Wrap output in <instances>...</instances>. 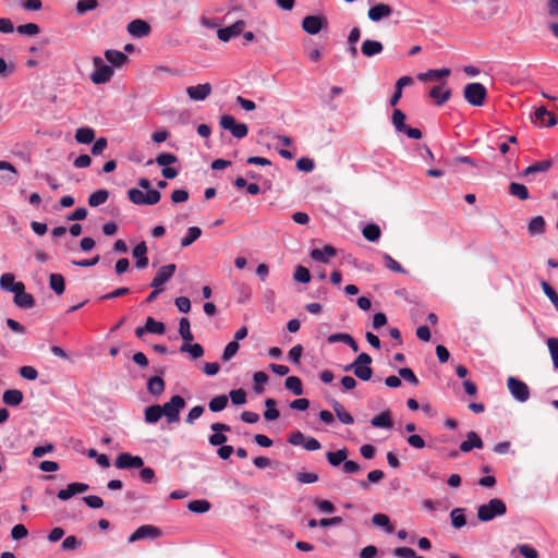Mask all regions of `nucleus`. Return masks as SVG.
I'll list each match as a JSON object with an SVG mask.
<instances>
[{"label": "nucleus", "mask_w": 558, "mask_h": 558, "mask_svg": "<svg viewBox=\"0 0 558 558\" xmlns=\"http://www.w3.org/2000/svg\"><path fill=\"white\" fill-rule=\"evenodd\" d=\"M507 512V506L504 500L493 498L487 504H483L477 508V519L481 522H488L497 517H502Z\"/></svg>", "instance_id": "1"}, {"label": "nucleus", "mask_w": 558, "mask_h": 558, "mask_svg": "<svg viewBox=\"0 0 558 558\" xmlns=\"http://www.w3.org/2000/svg\"><path fill=\"white\" fill-rule=\"evenodd\" d=\"M463 96L470 105L481 107L485 102L487 89L481 83H469L464 87Z\"/></svg>", "instance_id": "2"}, {"label": "nucleus", "mask_w": 558, "mask_h": 558, "mask_svg": "<svg viewBox=\"0 0 558 558\" xmlns=\"http://www.w3.org/2000/svg\"><path fill=\"white\" fill-rule=\"evenodd\" d=\"M95 71L90 74V80L94 84L100 85L108 83L113 76V69L104 63L100 57L93 58Z\"/></svg>", "instance_id": "3"}, {"label": "nucleus", "mask_w": 558, "mask_h": 558, "mask_svg": "<svg viewBox=\"0 0 558 558\" xmlns=\"http://www.w3.org/2000/svg\"><path fill=\"white\" fill-rule=\"evenodd\" d=\"M185 407V400L175 395L161 405L162 414L166 416L168 423H175L180 420V411Z\"/></svg>", "instance_id": "4"}, {"label": "nucleus", "mask_w": 558, "mask_h": 558, "mask_svg": "<svg viewBox=\"0 0 558 558\" xmlns=\"http://www.w3.org/2000/svg\"><path fill=\"white\" fill-rule=\"evenodd\" d=\"M372 362L373 360L369 354H359V356L353 361L354 375L363 381L369 380L373 376V368L371 367Z\"/></svg>", "instance_id": "5"}, {"label": "nucleus", "mask_w": 558, "mask_h": 558, "mask_svg": "<svg viewBox=\"0 0 558 558\" xmlns=\"http://www.w3.org/2000/svg\"><path fill=\"white\" fill-rule=\"evenodd\" d=\"M223 130L229 131L235 138H244L248 133V128L245 123H238L230 114H222L219 121Z\"/></svg>", "instance_id": "6"}, {"label": "nucleus", "mask_w": 558, "mask_h": 558, "mask_svg": "<svg viewBox=\"0 0 558 558\" xmlns=\"http://www.w3.org/2000/svg\"><path fill=\"white\" fill-rule=\"evenodd\" d=\"M327 25L328 21L324 15H307L302 21L303 31L310 35L318 34Z\"/></svg>", "instance_id": "7"}, {"label": "nucleus", "mask_w": 558, "mask_h": 558, "mask_svg": "<svg viewBox=\"0 0 558 558\" xmlns=\"http://www.w3.org/2000/svg\"><path fill=\"white\" fill-rule=\"evenodd\" d=\"M507 386H508L510 393L518 401L525 402L529 399L530 390H529L527 385L524 381L510 376L507 380Z\"/></svg>", "instance_id": "8"}, {"label": "nucleus", "mask_w": 558, "mask_h": 558, "mask_svg": "<svg viewBox=\"0 0 558 558\" xmlns=\"http://www.w3.org/2000/svg\"><path fill=\"white\" fill-rule=\"evenodd\" d=\"M143 465L144 460L140 456H133L129 452L120 453L114 461V466L119 470L140 469Z\"/></svg>", "instance_id": "9"}, {"label": "nucleus", "mask_w": 558, "mask_h": 558, "mask_svg": "<svg viewBox=\"0 0 558 558\" xmlns=\"http://www.w3.org/2000/svg\"><path fill=\"white\" fill-rule=\"evenodd\" d=\"M177 270L175 264H168L161 266L154 279L151 280L150 287L154 289H162V286L174 275Z\"/></svg>", "instance_id": "10"}, {"label": "nucleus", "mask_w": 558, "mask_h": 558, "mask_svg": "<svg viewBox=\"0 0 558 558\" xmlns=\"http://www.w3.org/2000/svg\"><path fill=\"white\" fill-rule=\"evenodd\" d=\"M210 429L215 432L208 437V441L211 446H221L227 442L228 438L225 433L231 430V427L228 424L213 423L210 425Z\"/></svg>", "instance_id": "11"}, {"label": "nucleus", "mask_w": 558, "mask_h": 558, "mask_svg": "<svg viewBox=\"0 0 558 558\" xmlns=\"http://www.w3.org/2000/svg\"><path fill=\"white\" fill-rule=\"evenodd\" d=\"M161 535V532L158 527L149 524H145L140 526L132 533L129 537V543H134L144 538H157Z\"/></svg>", "instance_id": "12"}, {"label": "nucleus", "mask_w": 558, "mask_h": 558, "mask_svg": "<svg viewBox=\"0 0 558 558\" xmlns=\"http://www.w3.org/2000/svg\"><path fill=\"white\" fill-rule=\"evenodd\" d=\"M245 27V22L239 20L234 22L232 25L223 28H219L217 32V36L221 41H229L232 37L240 35Z\"/></svg>", "instance_id": "13"}, {"label": "nucleus", "mask_w": 558, "mask_h": 558, "mask_svg": "<svg viewBox=\"0 0 558 558\" xmlns=\"http://www.w3.org/2000/svg\"><path fill=\"white\" fill-rule=\"evenodd\" d=\"M532 120L534 123H538L541 126L548 128L555 126L558 123V120L554 113L549 112L545 107L537 108Z\"/></svg>", "instance_id": "14"}, {"label": "nucleus", "mask_w": 558, "mask_h": 558, "mask_svg": "<svg viewBox=\"0 0 558 558\" xmlns=\"http://www.w3.org/2000/svg\"><path fill=\"white\" fill-rule=\"evenodd\" d=\"M211 85L209 83H205L195 86H189L186 88V94L192 100L202 101L211 94Z\"/></svg>", "instance_id": "15"}, {"label": "nucleus", "mask_w": 558, "mask_h": 558, "mask_svg": "<svg viewBox=\"0 0 558 558\" xmlns=\"http://www.w3.org/2000/svg\"><path fill=\"white\" fill-rule=\"evenodd\" d=\"M128 32L137 38L146 37L150 33V25L141 19L133 20L128 24Z\"/></svg>", "instance_id": "16"}, {"label": "nucleus", "mask_w": 558, "mask_h": 558, "mask_svg": "<svg viewBox=\"0 0 558 558\" xmlns=\"http://www.w3.org/2000/svg\"><path fill=\"white\" fill-rule=\"evenodd\" d=\"M392 8L386 3H378L369 8L368 19L373 22H379L380 20L390 16Z\"/></svg>", "instance_id": "17"}, {"label": "nucleus", "mask_w": 558, "mask_h": 558, "mask_svg": "<svg viewBox=\"0 0 558 558\" xmlns=\"http://www.w3.org/2000/svg\"><path fill=\"white\" fill-rule=\"evenodd\" d=\"M14 303L21 308H32L35 305V299L25 291V284L14 293Z\"/></svg>", "instance_id": "18"}, {"label": "nucleus", "mask_w": 558, "mask_h": 558, "mask_svg": "<svg viewBox=\"0 0 558 558\" xmlns=\"http://www.w3.org/2000/svg\"><path fill=\"white\" fill-rule=\"evenodd\" d=\"M24 283L22 281H15V277L11 272H5L0 277V288L3 291H9L15 293L22 288Z\"/></svg>", "instance_id": "19"}, {"label": "nucleus", "mask_w": 558, "mask_h": 558, "mask_svg": "<svg viewBox=\"0 0 558 558\" xmlns=\"http://www.w3.org/2000/svg\"><path fill=\"white\" fill-rule=\"evenodd\" d=\"M483 446L484 444L482 438L477 435V433L472 430L468 433L466 440L460 444V450L462 452H469L474 448L481 449Z\"/></svg>", "instance_id": "20"}, {"label": "nucleus", "mask_w": 558, "mask_h": 558, "mask_svg": "<svg viewBox=\"0 0 558 558\" xmlns=\"http://www.w3.org/2000/svg\"><path fill=\"white\" fill-rule=\"evenodd\" d=\"M311 258L319 263H328L329 257L336 256V248L331 245H325L322 250L314 248L310 253Z\"/></svg>", "instance_id": "21"}, {"label": "nucleus", "mask_w": 558, "mask_h": 558, "mask_svg": "<svg viewBox=\"0 0 558 558\" xmlns=\"http://www.w3.org/2000/svg\"><path fill=\"white\" fill-rule=\"evenodd\" d=\"M105 58L112 66L116 68H121L129 60L125 53L114 49L106 50Z\"/></svg>", "instance_id": "22"}, {"label": "nucleus", "mask_w": 558, "mask_h": 558, "mask_svg": "<svg viewBox=\"0 0 558 558\" xmlns=\"http://www.w3.org/2000/svg\"><path fill=\"white\" fill-rule=\"evenodd\" d=\"M24 399L23 392L19 389H8L2 395V401L9 407H17Z\"/></svg>", "instance_id": "23"}, {"label": "nucleus", "mask_w": 558, "mask_h": 558, "mask_svg": "<svg viewBox=\"0 0 558 558\" xmlns=\"http://www.w3.org/2000/svg\"><path fill=\"white\" fill-rule=\"evenodd\" d=\"M384 46L380 41L365 39L362 44L361 51L365 57H373L380 53Z\"/></svg>", "instance_id": "24"}, {"label": "nucleus", "mask_w": 558, "mask_h": 558, "mask_svg": "<svg viewBox=\"0 0 558 558\" xmlns=\"http://www.w3.org/2000/svg\"><path fill=\"white\" fill-rule=\"evenodd\" d=\"M429 97L435 99L436 105L441 106L450 99L451 90L444 89L442 86L437 85L429 90Z\"/></svg>", "instance_id": "25"}, {"label": "nucleus", "mask_w": 558, "mask_h": 558, "mask_svg": "<svg viewBox=\"0 0 558 558\" xmlns=\"http://www.w3.org/2000/svg\"><path fill=\"white\" fill-rule=\"evenodd\" d=\"M371 424L378 428H391L392 420L391 412L389 410L383 411L380 414L374 416L371 420Z\"/></svg>", "instance_id": "26"}, {"label": "nucleus", "mask_w": 558, "mask_h": 558, "mask_svg": "<svg viewBox=\"0 0 558 558\" xmlns=\"http://www.w3.org/2000/svg\"><path fill=\"white\" fill-rule=\"evenodd\" d=\"M331 407L340 422L347 425L353 424V416L344 409V407L339 401L333 400L331 402Z\"/></svg>", "instance_id": "27"}, {"label": "nucleus", "mask_w": 558, "mask_h": 558, "mask_svg": "<svg viewBox=\"0 0 558 558\" xmlns=\"http://www.w3.org/2000/svg\"><path fill=\"white\" fill-rule=\"evenodd\" d=\"M348 456H349V450L347 448H342L337 451H328L326 453V458L332 466H339V465L343 464V462L345 461Z\"/></svg>", "instance_id": "28"}, {"label": "nucleus", "mask_w": 558, "mask_h": 558, "mask_svg": "<svg viewBox=\"0 0 558 558\" xmlns=\"http://www.w3.org/2000/svg\"><path fill=\"white\" fill-rule=\"evenodd\" d=\"M545 219L542 216L532 218L527 225V231L531 235H541L545 232Z\"/></svg>", "instance_id": "29"}, {"label": "nucleus", "mask_w": 558, "mask_h": 558, "mask_svg": "<svg viewBox=\"0 0 558 558\" xmlns=\"http://www.w3.org/2000/svg\"><path fill=\"white\" fill-rule=\"evenodd\" d=\"M450 75V69L428 70L425 73H420L417 78L422 82L438 80Z\"/></svg>", "instance_id": "30"}, {"label": "nucleus", "mask_w": 558, "mask_h": 558, "mask_svg": "<svg viewBox=\"0 0 558 558\" xmlns=\"http://www.w3.org/2000/svg\"><path fill=\"white\" fill-rule=\"evenodd\" d=\"M75 140L81 144H89L95 140V131L92 128H78L75 132Z\"/></svg>", "instance_id": "31"}, {"label": "nucleus", "mask_w": 558, "mask_h": 558, "mask_svg": "<svg viewBox=\"0 0 558 558\" xmlns=\"http://www.w3.org/2000/svg\"><path fill=\"white\" fill-rule=\"evenodd\" d=\"M147 390L149 393L159 396L165 390V381L160 376H153L147 381Z\"/></svg>", "instance_id": "32"}, {"label": "nucleus", "mask_w": 558, "mask_h": 558, "mask_svg": "<svg viewBox=\"0 0 558 558\" xmlns=\"http://www.w3.org/2000/svg\"><path fill=\"white\" fill-rule=\"evenodd\" d=\"M363 236L369 242H376L381 235V230L378 225L369 223L362 230Z\"/></svg>", "instance_id": "33"}, {"label": "nucleus", "mask_w": 558, "mask_h": 558, "mask_svg": "<svg viewBox=\"0 0 558 558\" xmlns=\"http://www.w3.org/2000/svg\"><path fill=\"white\" fill-rule=\"evenodd\" d=\"M161 405L155 404L145 409V421L149 424L157 423L162 416Z\"/></svg>", "instance_id": "34"}, {"label": "nucleus", "mask_w": 558, "mask_h": 558, "mask_svg": "<svg viewBox=\"0 0 558 558\" xmlns=\"http://www.w3.org/2000/svg\"><path fill=\"white\" fill-rule=\"evenodd\" d=\"M49 286L56 294L61 295L65 290L64 278L60 274H51L49 276Z\"/></svg>", "instance_id": "35"}, {"label": "nucleus", "mask_w": 558, "mask_h": 558, "mask_svg": "<svg viewBox=\"0 0 558 558\" xmlns=\"http://www.w3.org/2000/svg\"><path fill=\"white\" fill-rule=\"evenodd\" d=\"M109 197V192L107 190H97L96 192L92 193L88 197V205L90 207H97L104 203H106V201L108 199Z\"/></svg>", "instance_id": "36"}, {"label": "nucleus", "mask_w": 558, "mask_h": 558, "mask_svg": "<svg viewBox=\"0 0 558 558\" xmlns=\"http://www.w3.org/2000/svg\"><path fill=\"white\" fill-rule=\"evenodd\" d=\"M211 505L206 499H196L187 504V509L195 513H205L210 509Z\"/></svg>", "instance_id": "37"}, {"label": "nucleus", "mask_w": 558, "mask_h": 558, "mask_svg": "<svg viewBox=\"0 0 558 558\" xmlns=\"http://www.w3.org/2000/svg\"><path fill=\"white\" fill-rule=\"evenodd\" d=\"M509 193L521 201H525L529 198V190L525 185L521 183L511 182L509 185Z\"/></svg>", "instance_id": "38"}, {"label": "nucleus", "mask_w": 558, "mask_h": 558, "mask_svg": "<svg viewBox=\"0 0 558 558\" xmlns=\"http://www.w3.org/2000/svg\"><path fill=\"white\" fill-rule=\"evenodd\" d=\"M450 519H451V524L456 529H461V527H463L466 524V520H465V514H464V509L463 508H454L453 510H451Z\"/></svg>", "instance_id": "39"}, {"label": "nucleus", "mask_w": 558, "mask_h": 558, "mask_svg": "<svg viewBox=\"0 0 558 558\" xmlns=\"http://www.w3.org/2000/svg\"><path fill=\"white\" fill-rule=\"evenodd\" d=\"M405 119H407V116L404 114V112L402 110H400V109L393 110L391 121H392L395 129L398 132H403L407 129L408 125L405 124Z\"/></svg>", "instance_id": "40"}, {"label": "nucleus", "mask_w": 558, "mask_h": 558, "mask_svg": "<svg viewBox=\"0 0 558 558\" xmlns=\"http://www.w3.org/2000/svg\"><path fill=\"white\" fill-rule=\"evenodd\" d=\"M276 404H277V402L275 399H271V398L266 399L265 405L267 409L264 412V418L266 421H275L280 416L279 411L276 409Z\"/></svg>", "instance_id": "41"}, {"label": "nucleus", "mask_w": 558, "mask_h": 558, "mask_svg": "<svg viewBox=\"0 0 558 558\" xmlns=\"http://www.w3.org/2000/svg\"><path fill=\"white\" fill-rule=\"evenodd\" d=\"M145 329L147 332L162 335L166 331V326L161 322H157L153 317H147L145 323Z\"/></svg>", "instance_id": "42"}, {"label": "nucleus", "mask_w": 558, "mask_h": 558, "mask_svg": "<svg viewBox=\"0 0 558 558\" xmlns=\"http://www.w3.org/2000/svg\"><path fill=\"white\" fill-rule=\"evenodd\" d=\"M284 386L288 390L292 391L295 396H301L303 393L302 381L296 376H290L286 379Z\"/></svg>", "instance_id": "43"}, {"label": "nucleus", "mask_w": 558, "mask_h": 558, "mask_svg": "<svg viewBox=\"0 0 558 558\" xmlns=\"http://www.w3.org/2000/svg\"><path fill=\"white\" fill-rule=\"evenodd\" d=\"M179 333L185 342H190L194 339V336L191 331L190 320L185 317L180 319Z\"/></svg>", "instance_id": "44"}, {"label": "nucleus", "mask_w": 558, "mask_h": 558, "mask_svg": "<svg viewBox=\"0 0 558 558\" xmlns=\"http://www.w3.org/2000/svg\"><path fill=\"white\" fill-rule=\"evenodd\" d=\"M228 404V397L226 395H220L215 398H213L209 403L208 408L211 412H220L222 411Z\"/></svg>", "instance_id": "45"}, {"label": "nucleus", "mask_w": 558, "mask_h": 558, "mask_svg": "<svg viewBox=\"0 0 558 558\" xmlns=\"http://www.w3.org/2000/svg\"><path fill=\"white\" fill-rule=\"evenodd\" d=\"M180 351L189 352L193 359H199L204 355V349L199 343L190 344L184 342Z\"/></svg>", "instance_id": "46"}, {"label": "nucleus", "mask_w": 558, "mask_h": 558, "mask_svg": "<svg viewBox=\"0 0 558 558\" xmlns=\"http://www.w3.org/2000/svg\"><path fill=\"white\" fill-rule=\"evenodd\" d=\"M202 234V230L198 227H190L187 234L181 240V246L186 247L195 242Z\"/></svg>", "instance_id": "47"}, {"label": "nucleus", "mask_w": 558, "mask_h": 558, "mask_svg": "<svg viewBox=\"0 0 558 558\" xmlns=\"http://www.w3.org/2000/svg\"><path fill=\"white\" fill-rule=\"evenodd\" d=\"M385 474L381 470H374L367 474V481H361L360 487L362 489H368L369 483H378L384 478Z\"/></svg>", "instance_id": "48"}, {"label": "nucleus", "mask_w": 558, "mask_h": 558, "mask_svg": "<svg viewBox=\"0 0 558 558\" xmlns=\"http://www.w3.org/2000/svg\"><path fill=\"white\" fill-rule=\"evenodd\" d=\"M373 524L385 527L388 533L393 531V526L390 524V519L387 514L376 513L372 518Z\"/></svg>", "instance_id": "49"}, {"label": "nucleus", "mask_w": 558, "mask_h": 558, "mask_svg": "<svg viewBox=\"0 0 558 558\" xmlns=\"http://www.w3.org/2000/svg\"><path fill=\"white\" fill-rule=\"evenodd\" d=\"M98 7L97 0H78L76 2V12L78 15H83L88 11H93Z\"/></svg>", "instance_id": "50"}, {"label": "nucleus", "mask_w": 558, "mask_h": 558, "mask_svg": "<svg viewBox=\"0 0 558 558\" xmlns=\"http://www.w3.org/2000/svg\"><path fill=\"white\" fill-rule=\"evenodd\" d=\"M550 167H551V162L549 160L538 161V162H535V163L529 166L527 168H525L524 174L529 175V174H533L536 172H545Z\"/></svg>", "instance_id": "51"}, {"label": "nucleus", "mask_w": 558, "mask_h": 558, "mask_svg": "<svg viewBox=\"0 0 558 558\" xmlns=\"http://www.w3.org/2000/svg\"><path fill=\"white\" fill-rule=\"evenodd\" d=\"M541 286L546 296L551 301L555 308L558 311V293L556 290L546 281H542Z\"/></svg>", "instance_id": "52"}, {"label": "nucleus", "mask_w": 558, "mask_h": 558, "mask_svg": "<svg viewBox=\"0 0 558 558\" xmlns=\"http://www.w3.org/2000/svg\"><path fill=\"white\" fill-rule=\"evenodd\" d=\"M178 161V157L171 153H160L156 157V162L158 166L168 167L169 165L175 163Z\"/></svg>", "instance_id": "53"}, {"label": "nucleus", "mask_w": 558, "mask_h": 558, "mask_svg": "<svg viewBox=\"0 0 558 558\" xmlns=\"http://www.w3.org/2000/svg\"><path fill=\"white\" fill-rule=\"evenodd\" d=\"M16 32L21 35L35 36L40 32V28L35 23H27L16 27Z\"/></svg>", "instance_id": "54"}, {"label": "nucleus", "mask_w": 558, "mask_h": 558, "mask_svg": "<svg viewBox=\"0 0 558 558\" xmlns=\"http://www.w3.org/2000/svg\"><path fill=\"white\" fill-rule=\"evenodd\" d=\"M293 279L298 282L307 283L311 281L310 270L304 266H298L293 275Z\"/></svg>", "instance_id": "55"}, {"label": "nucleus", "mask_w": 558, "mask_h": 558, "mask_svg": "<svg viewBox=\"0 0 558 558\" xmlns=\"http://www.w3.org/2000/svg\"><path fill=\"white\" fill-rule=\"evenodd\" d=\"M383 258H384V262H385V266L395 271V272H398V274H404L405 270L404 268L395 259L392 258L389 254H384L383 255Z\"/></svg>", "instance_id": "56"}, {"label": "nucleus", "mask_w": 558, "mask_h": 558, "mask_svg": "<svg viewBox=\"0 0 558 558\" xmlns=\"http://www.w3.org/2000/svg\"><path fill=\"white\" fill-rule=\"evenodd\" d=\"M81 545H82V541H80L74 535H70L63 539L61 547L63 550L68 551V550L77 549Z\"/></svg>", "instance_id": "57"}, {"label": "nucleus", "mask_w": 558, "mask_h": 558, "mask_svg": "<svg viewBox=\"0 0 558 558\" xmlns=\"http://www.w3.org/2000/svg\"><path fill=\"white\" fill-rule=\"evenodd\" d=\"M547 345L550 352L554 367L558 369V339L549 338L547 341Z\"/></svg>", "instance_id": "58"}, {"label": "nucleus", "mask_w": 558, "mask_h": 558, "mask_svg": "<svg viewBox=\"0 0 558 558\" xmlns=\"http://www.w3.org/2000/svg\"><path fill=\"white\" fill-rule=\"evenodd\" d=\"M129 199L135 205H145V193L138 189L128 191Z\"/></svg>", "instance_id": "59"}, {"label": "nucleus", "mask_w": 558, "mask_h": 558, "mask_svg": "<svg viewBox=\"0 0 558 558\" xmlns=\"http://www.w3.org/2000/svg\"><path fill=\"white\" fill-rule=\"evenodd\" d=\"M398 373L401 378L409 381L410 384H412L414 386L418 385V383H420L418 378L416 377V375L414 374V372L411 368H408V367L400 368L398 371Z\"/></svg>", "instance_id": "60"}, {"label": "nucleus", "mask_w": 558, "mask_h": 558, "mask_svg": "<svg viewBox=\"0 0 558 558\" xmlns=\"http://www.w3.org/2000/svg\"><path fill=\"white\" fill-rule=\"evenodd\" d=\"M239 348H240V345L236 341L229 342L223 350V353L221 356L222 360L229 361L230 359H232L236 354Z\"/></svg>", "instance_id": "61"}, {"label": "nucleus", "mask_w": 558, "mask_h": 558, "mask_svg": "<svg viewBox=\"0 0 558 558\" xmlns=\"http://www.w3.org/2000/svg\"><path fill=\"white\" fill-rule=\"evenodd\" d=\"M295 476L302 484H312L318 481V475L313 472H298Z\"/></svg>", "instance_id": "62"}, {"label": "nucleus", "mask_w": 558, "mask_h": 558, "mask_svg": "<svg viewBox=\"0 0 558 558\" xmlns=\"http://www.w3.org/2000/svg\"><path fill=\"white\" fill-rule=\"evenodd\" d=\"M230 398L233 404L241 405L246 402V392L243 389L231 390Z\"/></svg>", "instance_id": "63"}, {"label": "nucleus", "mask_w": 558, "mask_h": 558, "mask_svg": "<svg viewBox=\"0 0 558 558\" xmlns=\"http://www.w3.org/2000/svg\"><path fill=\"white\" fill-rule=\"evenodd\" d=\"M20 375L27 380H35L38 377V372L35 367L25 365L19 371Z\"/></svg>", "instance_id": "64"}]
</instances>
